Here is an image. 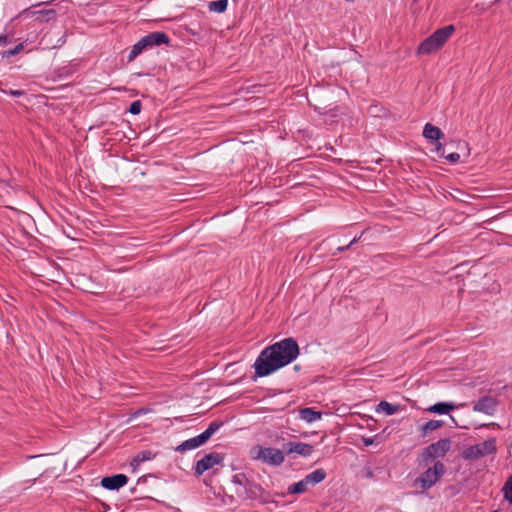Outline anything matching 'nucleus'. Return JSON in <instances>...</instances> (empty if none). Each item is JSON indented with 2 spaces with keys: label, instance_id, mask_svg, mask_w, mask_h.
<instances>
[{
  "label": "nucleus",
  "instance_id": "nucleus-18",
  "mask_svg": "<svg viewBox=\"0 0 512 512\" xmlns=\"http://www.w3.org/2000/svg\"><path fill=\"white\" fill-rule=\"evenodd\" d=\"M401 406L399 404H392L387 401H381L376 406V412H384L386 415L390 416L397 413L400 410Z\"/></svg>",
  "mask_w": 512,
  "mask_h": 512
},
{
  "label": "nucleus",
  "instance_id": "nucleus-23",
  "mask_svg": "<svg viewBox=\"0 0 512 512\" xmlns=\"http://www.w3.org/2000/svg\"><path fill=\"white\" fill-rule=\"evenodd\" d=\"M228 6V0H217L209 3L208 8L210 12L223 13Z\"/></svg>",
  "mask_w": 512,
  "mask_h": 512
},
{
  "label": "nucleus",
  "instance_id": "nucleus-27",
  "mask_svg": "<svg viewBox=\"0 0 512 512\" xmlns=\"http://www.w3.org/2000/svg\"><path fill=\"white\" fill-rule=\"evenodd\" d=\"M141 102L139 100L134 101L130 104L129 112L133 115H137L141 111Z\"/></svg>",
  "mask_w": 512,
  "mask_h": 512
},
{
  "label": "nucleus",
  "instance_id": "nucleus-5",
  "mask_svg": "<svg viewBox=\"0 0 512 512\" xmlns=\"http://www.w3.org/2000/svg\"><path fill=\"white\" fill-rule=\"evenodd\" d=\"M445 473V466L442 462L437 461L434 463L432 467H429L426 471H424L417 479L416 485H419L423 490L430 489L433 487L439 479Z\"/></svg>",
  "mask_w": 512,
  "mask_h": 512
},
{
  "label": "nucleus",
  "instance_id": "nucleus-12",
  "mask_svg": "<svg viewBox=\"0 0 512 512\" xmlns=\"http://www.w3.org/2000/svg\"><path fill=\"white\" fill-rule=\"evenodd\" d=\"M147 49L154 47V46H160L162 44L168 45L170 42L169 36L164 32H151L144 37H142Z\"/></svg>",
  "mask_w": 512,
  "mask_h": 512
},
{
  "label": "nucleus",
  "instance_id": "nucleus-19",
  "mask_svg": "<svg viewBox=\"0 0 512 512\" xmlns=\"http://www.w3.org/2000/svg\"><path fill=\"white\" fill-rule=\"evenodd\" d=\"M326 478V472L324 469L319 468L305 476L306 482L310 485H316L322 482Z\"/></svg>",
  "mask_w": 512,
  "mask_h": 512
},
{
  "label": "nucleus",
  "instance_id": "nucleus-2",
  "mask_svg": "<svg viewBox=\"0 0 512 512\" xmlns=\"http://www.w3.org/2000/svg\"><path fill=\"white\" fill-rule=\"evenodd\" d=\"M454 31L455 27L453 25H447L436 30L432 35L421 42L417 49V53L420 55H426L438 51L452 36Z\"/></svg>",
  "mask_w": 512,
  "mask_h": 512
},
{
  "label": "nucleus",
  "instance_id": "nucleus-34",
  "mask_svg": "<svg viewBox=\"0 0 512 512\" xmlns=\"http://www.w3.org/2000/svg\"><path fill=\"white\" fill-rule=\"evenodd\" d=\"M365 445H371L373 443V440L371 438L364 439Z\"/></svg>",
  "mask_w": 512,
  "mask_h": 512
},
{
  "label": "nucleus",
  "instance_id": "nucleus-22",
  "mask_svg": "<svg viewBox=\"0 0 512 512\" xmlns=\"http://www.w3.org/2000/svg\"><path fill=\"white\" fill-rule=\"evenodd\" d=\"M308 483L306 482L305 477L299 482L293 483L288 487L289 494H301L307 490Z\"/></svg>",
  "mask_w": 512,
  "mask_h": 512
},
{
  "label": "nucleus",
  "instance_id": "nucleus-36",
  "mask_svg": "<svg viewBox=\"0 0 512 512\" xmlns=\"http://www.w3.org/2000/svg\"><path fill=\"white\" fill-rule=\"evenodd\" d=\"M141 413H142V410H138L135 414H136V415H139V414H141Z\"/></svg>",
  "mask_w": 512,
  "mask_h": 512
},
{
  "label": "nucleus",
  "instance_id": "nucleus-33",
  "mask_svg": "<svg viewBox=\"0 0 512 512\" xmlns=\"http://www.w3.org/2000/svg\"><path fill=\"white\" fill-rule=\"evenodd\" d=\"M7 43V36H0V46H4Z\"/></svg>",
  "mask_w": 512,
  "mask_h": 512
},
{
  "label": "nucleus",
  "instance_id": "nucleus-17",
  "mask_svg": "<svg viewBox=\"0 0 512 512\" xmlns=\"http://www.w3.org/2000/svg\"><path fill=\"white\" fill-rule=\"evenodd\" d=\"M322 417V413L319 411H315L312 408H303L300 410V418L307 423H312L317 420H320Z\"/></svg>",
  "mask_w": 512,
  "mask_h": 512
},
{
  "label": "nucleus",
  "instance_id": "nucleus-8",
  "mask_svg": "<svg viewBox=\"0 0 512 512\" xmlns=\"http://www.w3.org/2000/svg\"><path fill=\"white\" fill-rule=\"evenodd\" d=\"M236 493L245 499L267 501L266 491L253 481H250L243 489H237Z\"/></svg>",
  "mask_w": 512,
  "mask_h": 512
},
{
  "label": "nucleus",
  "instance_id": "nucleus-4",
  "mask_svg": "<svg viewBox=\"0 0 512 512\" xmlns=\"http://www.w3.org/2000/svg\"><path fill=\"white\" fill-rule=\"evenodd\" d=\"M222 423L213 421L209 424L208 428L202 432L201 434L190 438L184 442H182L179 446H177L176 451L184 452L192 449H196L202 445H204L212 435L219 430Z\"/></svg>",
  "mask_w": 512,
  "mask_h": 512
},
{
  "label": "nucleus",
  "instance_id": "nucleus-1",
  "mask_svg": "<svg viewBox=\"0 0 512 512\" xmlns=\"http://www.w3.org/2000/svg\"><path fill=\"white\" fill-rule=\"evenodd\" d=\"M299 355V346L294 338H285L264 348L253 367L257 377H266L293 362Z\"/></svg>",
  "mask_w": 512,
  "mask_h": 512
},
{
  "label": "nucleus",
  "instance_id": "nucleus-13",
  "mask_svg": "<svg viewBox=\"0 0 512 512\" xmlns=\"http://www.w3.org/2000/svg\"><path fill=\"white\" fill-rule=\"evenodd\" d=\"M286 452L288 454L296 453L301 456H310L313 452V446L302 442H289L286 444Z\"/></svg>",
  "mask_w": 512,
  "mask_h": 512
},
{
  "label": "nucleus",
  "instance_id": "nucleus-21",
  "mask_svg": "<svg viewBox=\"0 0 512 512\" xmlns=\"http://www.w3.org/2000/svg\"><path fill=\"white\" fill-rule=\"evenodd\" d=\"M444 425V422L441 420H430L423 424L419 429L423 436H426L429 432L437 430Z\"/></svg>",
  "mask_w": 512,
  "mask_h": 512
},
{
  "label": "nucleus",
  "instance_id": "nucleus-11",
  "mask_svg": "<svg viewBox=\"0 0 512 512\" xmlns=\"http://www.w3.org/2000/svg\"><path fill=\"white\" fill-rule=\"evenodd\" d=\"M128 477L124 474H116L113 476L104 477L101 480V485L108 490H118L126 485Z\"/></svg>",
  "mask_w": 512,
  "mask_h": 512
},
{
  "label": "nucleus",
  "instance_id": "nucleus-28",
  "mask_svg": "<svg viewBox=\"0 0 512 512\" xmlns=\"http://www.w3.org/2000/svg\"><path fill=\"white\" fill-rule=\"evenodd\" d=\"M443 157L446 158L451 163H457L460 159V155L456 152L447 155L445 154Z\"/></svg>",
  "mask_w": 512,
  "mask_h": 512
},
{
  "label": "nucleus",
  "instance_id": "nucleus-6",
  "mask_svg": "<svg viewBox=\"0 0 512 512\" xmlns=\"http://www.w3.org/2000/svg\"><path fill=\"white\" fill-rule=\"evenodd\" d=\"M451 449V440L448 438L440 439L428 445L422 452V461L428 463L437 458H443Z\"/></svg>",
  "mask_w": 512,
  "mask_h": 512
},
{
  "label": "nucleus",
  "instance_id": "nucleus-35",
  "mask_svg": "<svg viewBox=\"0 0 512 512\" xmlns=\"http://www.w3.org/2000/svg\"><path fill=\"white\" fill-rule=\"evenodd\" d=\"M300 369V366L299 365H295L294 366V370L298 371Z\"/></svg>",
  "mask_w": 512,
  "mask_h": 512
},
{
  "label": "nucleus",
  "instance_id": "nucleus-9",
  "mask_svg": "<svg viewBox=\"0 0 512 512\" xmlns=\"http://www.w3.org/2000/svg\"><path fill=\"white\" fill-rule=\"evenodd\" d=\"M221 454L217 452L206 454L203 458L198 460L195 465V474L200 476L213 466L219 464L222 461Z\"/></svg>",
  "mask_w": 512,
  "mask_h": 512
},
{
  "label": "nucleus",
  "instance_id": "nucleus-26",
  "mask_svg": "<svg viewBox=\"0 0 512 512\" xmlns=\"http://www.w3.org/2000/svg\"><path fill=\"white\" fill-rule=\"evenodd\" d=\"M22 49H23V44L20 43V44L16 45L13 49H9V50L2 52V56L3 57L14 56V55L18 54Z\"/></svg>",
  "mask_w": 512,
  "mask_h": 512
},
{
  "label": "nucleus",
  "instance_id": "nucleus-3",
  "mask_svg": "<svg viewBox=\"0 0 512 512\" xmlns=\"http://www.w3.org/2000/svg\"><path fill=\"white\" fill-rule=\"evenodd\" d=\"M251 457L271 466H280L285 460L284 453L280 449L260 445L251 449Z\"/></svg>",
  "mask_w": 512,
  "mask_h": 512
},
{
  "label": "nucleus",
  "instance_id": "nucleus-37",
  "mask_svg": "<svg viewBox=\"0 0 512 512\" xmlns=\"http://www.w3.org/2000/svg\"><path fill=\"white\" fill-rule=\"evenodd\" d=\"M493 512H498L497 510L493 511Z\"/></svg>",
  "mask_w": 512,
  "mask_h": 512
},
{
  "label": "nucleus",
  "instance_id": "nucleus-32",
  "mask_svg": "<svg viewBox=\"0 0 512 512\" xmlns=\"http://www.w3.org/2000/svg\"><path fill=\"white\" fill-rule=\"evenodd\" d=\"M435 151L440 155V156H444L445 155V152H444V149H443V146L441 143H437L436 146H435Z\"/></svg>",
  "mask_w": 512,
  "mask_h": 512
},
{
  "label": "nucleus",
  "instance_id": "nucleus-25",
  "mask_svg": "<svg viewBox=\"0 0 512 512\" xmlns=\"http://www.w3.org/2000/svg\"><path fill=\"white\" fill-rule=\"evenodd\" d=\"M232 482L242 487V489L250 482L244 473H238L233 476Z\"/></svg>",
  "mask_w": 512,
  "mask_h": 512
},
{
  "label": "nucleus",
  "instance_id": "nucleus-7",
  "mask_svg": "<svg viewBox=\"0 0 512 512\" xmlns=\"http://www.w3.org/2000/svg\"><path fill=\"white\" fill-rule=\"evenodd\" d=\"M496 451V439L490 438L483 443L472 445L468 448H466L462 452V457L465 460H476L481 457L487 456L489 454H492Z\"/></svg>",
  "mask_w": 512,
  "mask_h": 512
},
{
  "label": "nucleus",
  "instance_id": "nucleus-29",
  "mask_svg": "<svg viewBox=\"0 0 512 512\" xmlns=\"http://www.w3.org/2000/svg\"><path fill=\"white\" fill-rule=\"evenodd\" d=\"M40 13H42L43 15H46L47 16V18H46L47 20L54 19L55 16H56V12L53 9H49V10H46V11H41Z\"/></svg>",
  "mask_w": 512,
  "mask_h": 512
},
{
  "label": "nucleus",
  "instance_id": "nucleus-24",
  "mask_svg": "<svg viewBox=\"0 0 512 512\" xmlns=\"http://www.w3.org/2000/svg\"><path fill=\"white\" fill-rule=\"evenodd\" d=\"M502 491L505 500H507L512 505V475L507 479Z\"/></svg>",
  "mask_w": 512,
  "mask_h": 512
},
{
  "label": "nucleus",
  "instance_id": "nucleus-31",
  "mask_svg": "<svg viewBox=\"0 0 512 512\" xmlns=\"http://www.w3.org/2000/svg\"><path fill=\"white\" fill-rule=\"evenodd\" d=\"M359 240V238L355 237L348 245L346 246H342V247H339L337 250L340 251V252H343L347 249H349L353 244H355L357 241Z\"/></svg>",
  "mask_w": 512,
  "mask_h": 512
},
{
  "label": "nucleus",
  "instance_id": "nucleus-15",
  "mask_svg": "<svg viewBox=\"0 0 512 512\" xmlns=\"http://www.w3.org/2000/svg\"><path fill=\"white\" fill-rule=\"evenodd\" d=\"M423 136L428 140L438 141L444 136V134L440 128L432 125L431 123H427L423 129Z\"/></svg>",
  "mask_w": 512,
  "mask_h": 512
},
{
  "label": "nucleus",
  "instance_id": "nucleus-30",
  "mask_svg": "<svg viewBox=\"0 0 512 512\" xmlns=\"http://www.w3.org/2000/svg\"><path fill=\"white\" fill-rule=\"evenodd\" d=\"M5 93L10 96H13V97H19L24 94V92L22 90H9V91H5Z\"/></svg>",
  "mask_w": 512,
  "mask_h": 512
},
{
  "label": "nucleus",
  "instance_id": "nucleus-16",
  "mask_svg": "<svg viewBox=\"0 0 512 512\" xmlns=\"http://www.w3.org/2000/svg\"><path fill=\"white\" fill-rule=\"evenodd\" d=\"M454 403L449 402H438L430 407L427 408V411L430 413H436V414H447L450 411L455 409Z\"/></svg>",
  "mask_w": 512,
  "mask_h": 512
},
{
  "label": "nucleus",
  "instance_id": "nucleus-14",
  "mask_svg": "<svg viewBox=\"0 0 512 512\" xmlns=\"http://www.w3.org/2000/svg\"><path fill=\"white\" fill-rule=\"evenodd\" d=\"M155 456H156V454L153 453L151 450L140 451L133 457L130 464H131L132 468L135 470L136 468H138L140 466V464H142L145 461H150V460L154 459Z\"/></svg>",
  "mask_w": 512,
  "mask_h": 512
},
{
  "label": "nucleus",
  "instance_id": "nucleus-10",
  "mask_svg": "<svg viewBox=\"0 0 512 512\" xmlns=\"http://www.w3.org/2000/svg\"><path fill=\"white\" fill-rule=\"evenodd\" d=\"M497 400L491 396L481 397L473 406L475 412L493 415L497 408Z\"/></svg>",
  "mask_w": 512,
  "mask_h": 512
},
{
  "label": "nucleus",
  "instance_id": "nucleus-20",
  "mask_svg": "<svg viewBox=\"0 0 512 512\" xmlns=\"http://www.w3.org/2000/svg\"><path fill=\"white\" fill-rule=\"evenodd\" d=\"M147 47L141 38L139 41H137L133 46L132 49L128 55V61L132 62L134 61L144 50H146Z\"/></svg>",
  "mask_w": 512,
  "mask_h": 512
}]
</instances>
